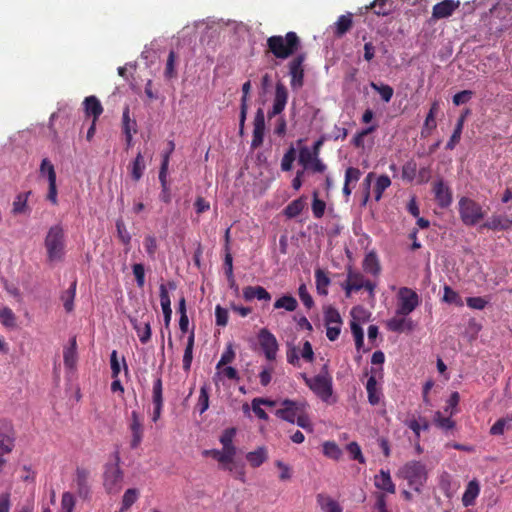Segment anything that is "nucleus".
<instances>
[{"mask_svg": "<svg viewBox=\"0 0 512 512\" xmlns=\"http://www.w3.org/2000/svg\"><path fill=\"white\" fill-rule=\"evenodd\" d=\"M268 52L277 59H287L301 48V40L296 32L289 31L284 36L273 35L266 41Z\"/></svg>", "mask_w": 512, "mask_h": 512, "instance_id": "obj_1", "label": "nucleus"}, {"mask_svg": "<svg viewBox=\"0 0 512 512\" xmlns=\"http://www.w3.org/2000/svg\"><path fill=\"white\" fill-rule=\"evenodd\" d=\"M114 463H108L105 465L103 474V486L108 494L115 495L122 489V483L124 480L123 470L120 468V455L118 451L113 454Z\"/></svg>", "mask_w": 512, "mask_h": 512, "instance_id": "obj_2", "label": "nucleus"}, {"mask_svg": "<svg viewBox=\"0 0 512 512\" xmlns=\"http://www.w3.org/2000/svg\"><path fill=\"white\" fill-rule=\"evenodd\" d=\"M47 258L50 262L60 261L64 255L65 239L64 230L61 225L52 226L45 238Z\"/></svg>", "mask_w": 512, "mask_h": 512, "instance_id": "obj_3", "label": "nucleus"}, {"mask_svg": "<svg viewBox=\"0 0 512 512\" xmlns=\"http://www.w3.org/2000/svg\"><path fill=\"white\" fill-rule=\"evenodd\" d=\"M399 475L408 481L409 485L417 492L427 480L426 467L419 461H409L400 470Z\"/></svg>", "mask_w": 512, "mask_h": 512, "instance_id": "obj_4", "label": "nucleus"}, {"mask_svg": "<svg viewBox=\"0 0 512 512\" xmlns=\"http://www.w3.org/2000/svg\"><path fill=\"white\" fill-rule=\"evenodd\" d=\"M460 219L466 226H474L484 218V211L479 203L468 197H461L458 202Z\"/></svg>", "mask_w": 512, "mask_h": 512, "instance_id": "obj_5", "label": "nucleus"}, {"mask_svg": "<svg viewBox=\"0 0 512 512\" xmlns=\"http://www.w3.org/2000/svg\"><path fill=\"white\" fill-rule=\"evenodd\" d=\"M305 53H299L288 62V74L290 76V86L293 90H298L304 85V62Z\"/></svg>", "mask_w": 512, "mask_h": 512, "instance_id": "obj_6", "label": "nucleus"}, {"mask_svg": "<svg viewBox=\"0 0 512 512\" xmlns=\"http://www.w3.org/2000/svg\"><path fill=\"white\" fill-rule=\"evenodd\" d=\"M420 303L418 294L408 287H402L398 292L397 315L407 316L412 313Z\"/></svg>", "mask_w": 512, "mask_h": 512, "instance_id": "obj_7", "label": "nucleus"}, {"mask_svg": "<svg viewBox=\"0 0 512 512\" xmlns=\"http://www.w3.org/2000/svg\"><path fill=\"white\" fill-rule=\"evenodd\" d=\"M343 288L345 289L347 297L350 296L352 291L357 292L362 288L366 289L371 295H373L375 284L372 281L365 279L362 273L353 271L351 268H349L347 272V279L343 285Z\"/></svg>", "mask_w": 512, "mask_h": 512, "instance_id": "obj_8", "label": "nucleus"}, {"mask_svg": "<svg viewBox=\"0 0 512 512\" xmlns=\"http://www.w3.org/2000/svg\"><path fill=\"white\" fill-rule=\"evenodd\" d=\"M324 323L327 338L330 341L337 340L340 335L343 322L340 313L333 306H328L324 309Z\"/></svg>", "mask_w": 512, "mask_h": 512, "instance_id": "obj_9", "label": "nucleus"}, {"mask_svg": "<svg viewBox=\"0 0 512 512\" xmlns=\"http://www.w3.org/2000/svg\"><path fill=\"white\" fill-rule=\"evenodd\" d=\"M260 347L268 361H274L279 349L278 341L268 329L262 328L258 333Z\"/></svg>", "mask_w": 512, "mask_h": 512, "instance_id": "obj_10", "label": "nucleus"}, {"mask_svg": "<svg viewBox=\"0 0 512 512\" xmlns=\"http://www.w3.org/2000/svg\"><path fill=\"white\" fill-rule=\"evenodd\" d=\"M298 163L303 167V170L313 173H323L327 169L326 164L319 157L313 156L306 146L299 150Z\"/></svg>", "mask_w": 512, "mask_h": 512, "instance_id": "obj_11", "label": "nucleus"}, {"mask_svg": "<svg viewBox=\"0 0 512 512\" xmlns=\"http://www.w3.org/2000/svg\"><path fill=\"white\" fill-rule=\"evenodd\" d=\"M309 387L323 400H327L332 394L331 378L325 375H317L306 379Z\"/></svg>", "mask_w": 512, "mask_h": 512, "instance_id": "obj_12", "label": "nucleus"}, {"mask_svg": "<svg viewBox=\"0 0 512 512\" xmlns=\"http://www.w3.org/2000/svg\"><path fill=\"white\" fill-rule=\"evenodd\" d=\"M252 148H258L263 144L265 133V114L262 108H258L253 122Z\"/></svg>", "mask_w": 512, "mask_h": 512, "instance_id": "obj_13", "label": "nucleus"}, {"mask_svg": "<svg viewBox=\"0 0 512 512\" xmlns=\"http://www.w3.org/2000/svg\"><path fill=\"white\" fill-rule=\"evenodd\" d=\"M151 319L150 315L143 314L141 321L136 318H130V322L135 329L137 336L142 344H146L151 339Z\"/></svg>", "mask_w": 512, "mask_h": 512, "instance_id": "obj_14", "label": "nucleus"}, {"mask_svg": "<svg viewBox=\"0 0 512 512\" xmlns=\"http://www.w3.org/2000/svg\"><path fill=\"white\" fill-rule=\"evenodd\" d=\"M435 201L441 208H447L452 203V192L442 179L433 184Z\"/></svg>", "mask_w": 512, "mask_h": 512, "instance_id": "obj_15", "label": "nucleus"}, {"mask_svg": "<svg viewBox=\"0 0 512 512\" xmlns=\"http://www.w3.org/2000/svg\"><path fill=\"white\" fill-rule=\"evenodd\" d=\"M460 1L443 0L435 4L432 8V18L434 20L444 19L450 17L454 11L459 8Z\"/></svg>", "mask_w": 512, "mask_h": 512, "instance_id": "obj_16", "label": "nucleus"}, {"mask_svg": "<svg viewBox=\"0 0 512 512\" xmlns=\"http://www.w3.org/2000/svg\"><path fill=\"white\" fill-rule=\"evenodd\" d=\"M14 431L6 421L0 422V450L6 453L12 452L14 448Z\"/></svg>", "mask_w": 512, "mask_h": 512, "instance_id": "obj_17", "label": "nucleus"}, {"mask_svg": "<svg viewBox=\"0 0 512 512\" xmlns=\"http://www.w3.org/2000/svg\"><path fill=\"white\" fill-rule=\"evenodd\" d=\"M83 110L86 117H92L94 122H97L104 109L100 100L94 96H87L83 101Z\"/></svg>", "mask_w": 512, "mask_h": 512, "instance_id": "obj_18", "label": "nucleus"}, {"mask_svg": "<svg viewBox=\"0 0 512 512\" xmlns=\"http://www.w3.org/2000/svg\"><path fill=\"white\" fill-rule=\"evenodd\" d=\"M89 471L85 468L76 469V485L78 496L82 499H88L90 495V486L88 483Z\"/></svg>", "mask_w": 512, "mask_h": 512, "instance_id": "obj_19", "label": "nucleus"}, {"mask_svg": "<svg viewBox=\"0 0 512 512\" xmlns=\"http://www.w3.org/2000/svg\"><path fill=\"white\" fill-rule=\"evenodd\" d=\"M439 111V103L437 101H434L431 104V107L429 109V112L425 118L423 127L421 129V137L427 138L431 135L432 131L436 129L437 123H436V115Z\"/></svg>", "mask_w": 512, "mask_h": 512, "instance_id": "obj_20", "label": "nucleus"}, {"mask_svg": "<svg viewBox=\"0 0 512 512\" xmlns=\"http://www.w3.org/2000/svg\"><path fill=\"white\" fill-rule=\"evenodd\" d=\"M305 405L300 402L285 400L277 410L276 416H303Z\"/></svg>", "mask_w": 512, "mask_h": 512, "instance_id": "obj_21", "label": "nucleus"}, {"mask_svg": "<svg viewBox=\"0 0 512 512\" xmlns=\"http://www.w3.org/2000/svg\"><path fill=\"white\" fill-rule=\"evenodd\" d=\"M387 328L392 332L401 333L405 330L411 331L414 328L413 321L402 315H395L387 321Z\"/></svg>", "mask_w": 512, "mask_h": 512, "instance_id": "obj_22", "label": "nucleus"}, {"mask_svg": "<svg viewBox=\"0 0 512 512\" xmlns=\"http://www.w3.org/2000/svg\"><path fill=\"white\" fill-rule=\"evenodd\" d=\"M289 98V91L282 81H277L273 94V105L281 110H285Z\"/></svg>", "mask_w": 512, "mask_h": 512, "instance_id": "obj_23", "label": "nucleus"}, {"mask_svg": "<svg viewBox=\"0 0 512 512\" xmlns=\"http://www.w3.org/2000/svg\"><path fill=\"white\" fill-rule=\"evenodd\" d=\"M243 297L246 301L253 299L270 301V293L262 286H247L243 289Z\"/></svg>", "mask_w": 512, "mask_h": 512, "instance_id": "obj_24", "label": "nucleus"}, {"mask_svg": "<svg viewBox=\"0 0 512 512\" xmlns=\"http://www.w3.org/2000/svg\"><path fill=\"white\" fill-rule=\"evenodd\" d=\"M482 227L493 231L508 230L512 227V220L508 217L494 215Z\"/></svg>", "mask_w": 512, "mask_h": 512, "instance_id": "obj_25", "label": "nucleus"}, {"mask_svg": "<svg viewBox=\"0 0 512 512\" xmlns=\"http://www.w3.org/2000/svg\"><path fill=\"white\" fill-rule=\"evenodd\" d=\"M374 485L388 493H395V485L392 482L389 471L380 470L379 474L374 477Z\"/></svg>", "mask_w": 512, "mask_h": 512, "instance_id": "obj_26", "label": "nucleus"}, {"mask_svg": "<svg viewBox=\"0 0 512 512\" xmlns=\"http://www.w3.org/2000/svg\"><path fill=\"white\" fill-rule=\"evenodd\" d=\"M251 91V81L248 80L242 85V97H241V105H240V120H239V126H240V133L243 132L244 124L247 116L248 111V96Z\"/></svg>", "mask_w": 512, "mask_h": 512, "instance_id": "obj_27", "label": "nucleus"}, {"mask_svg": "<svg viewBox=\"0 0 512 512\" xmlns=\"http://www.w3.org/2000/svg\"><path fill=\"white\" fill-rule=\"evenodd\" d=\"M64 365L72 369L75 367L77 362V341L76 337L73 336L69 340V345L64 348L63 351Z\"/></svg>", "mask_w": 512, "mask_h": 512, "instance_id": "obj_28", "label": "nucleus"}, {"mask_svg": "<svg viewBox=\"0 0 512 512\" xmlns=\"http://www.w3.org/2000/svg\"><path fill=\"white\" fill-rule=\"evenodd\" d=\"M353 25L352 14L347 13L338 17L337 21L334 23V35L336 37H342L345 35Z\"/></svg>", "mask_w": 512, "mask_h": 512, "instance_id": "obj_29", "label": "nucleus"}, {"mask_svg": "<svg viewBox=\"0 0 512 512\" xmlns=\"http://www.w3.org/2000/svg\"><path fill=\"white\" fill-rule=\"evenodd\" d=\"M152 393H153L152 398H153V405H154L153 416H160L161 410H162V405H163L161 378H157L153 382Z\"/></svg>", "mask_w": 512, "mask_h": 512, "instance_id": "obj_30", "label": "nucleus"}, {"mask_svg": "<svg viewBox=\"0 0 512 512\" xmlns=\"http://www.w3.org/2000/svg\"><path fill=\"white\" fill-rule=\"evenodd\" d=\"M129 428L132 433L130 446L132 449H135L140 445L142 441L144 426L143 423L140 421V418H133L132 422L129 425Z\"/></svg>", "mask_w": 512, "mask_h": 512, "instance_id": "obj_31", "label": "nucleus"}, {"mask_svg": "<svg viewBox=\"0 0 512 512\" xmlns=\"http://www.w3.org/2000/svg\"><path fill=\"white\" fill-rule=\"evenodd\" d=\"M363 269L366 273H369L373 276L379 275L381 267L375 252H369L366 254L363 260Z\"/></svg>", "mask_w": 512, "mask_h": 512, "instance_id": "obj_32", "label": "nucleus"}, {"mask_svg": "<svg viewBox=\"0 0 512 512\" xmlns=\"http://www.w3.org/2000/svg\"><path fill=\"white\" fill-rule=\"evenodd\" d=\"M145 169H146V165H145L144 157L141 152H138L135 159L133 160V162L130 165L131 178L135 182H138L142 178Z\"/></svg>", "mask_w": 512, "mask_h": 512, "instance_id": "obj_33", "label": "nucleus"}, {"mask_svg": "<svg viewBox=\"0 0 512 512\" xmlns=\"http://www.w3.org/2000/svg\"><path fill=\"white\" fill-rule=\"evenodd\" d=\"M212 454L220 463L227 464V469L230 471L232 470V467L234 466L233 458L236 454V448H229V450L223 448V451L213 450Z\"/></svg>", "mask_w": 512, "mask_h": 512, "instance_id": "obj_34", "label": "nucleus"}, {"mask_svg": "<svg viewBox=\"0 0 512 512\" xmlns=\"http://www.w3.org/2000/svg\"><path fill=\"white\" fill-rule=\"evenodd\" d=\"M305 199V196H301L290 202L283 211L284 215L290 219L297 217L306 205Z\"/></svg>", "mask_w": 512, "mask_h": 512, "instance_id": "obj_35", "label": "nucleus"}, {"mask_svg": "<svg viewBox=\"0 0 512 512\" xmlns=\"http://www.w3.org/2000/svg\"><path fill=\"white\" fill-rule=\"evenodd\" d=\"M121 126L123 134H136L138 132L137 122L130 117V108L128 105L123 109Z\"/></svg>", "mask_w": 512, "mask_h": 512, "instance_id": "obj_36", "label": "nucleus"}, {"mask_svg": "<svg viewBox=\"0 0 512 512\" xmlns=\"http://www.w3.org/2000/svg\"><path fill=\"white\" fill-rule=\"evenodd\" d=\"M317 503L324 512H342L339 503L327 495L318 494Z\"/></svg>", "mask_w": 512, "mask_h": 512, "instance_id": "obj_37", "label": "nucleus"}, {"mask_svg": "<svg viewBox=\"0 0 512 512\" xmlns=\"http://www.w3.org/2000/svg\"><path fill=\"white\" fill-rule=\"evenodd\" d=\"M479 491V483L476 480L470 481L462 497L463 505L466 507L473 505L475 498L479 494Z\"/></svg>", "mask_w": 512, "mask_h": 512, "instance_id": "obj_38", "label": "nucleus"}, {"mask_svg": "<svg viewBox=\"0 0 512 512\" xmlns=\"http://www.w3.org/2000/svg\"><path fill=\"white\" fill-rule=\"evenodd\" d=\"M76 287H77V281L74 280L70 287L65 290L61 295V300L63 302L64 309L66 312H72L74 309V299L76 295Z\"/></svg>", "mask_w": 512, "mask_h": 512, "instance_id": "obj_39", "label": "nucleus"}, {"mask_svg": "<svg viewBox=\"0 0 512 512\" xmlns=\"http://www.w3.org/2000/svg\"><path fill=\"white\" fill-rule=\"evenodd\" d=\"M315 282L318 294L327 295V288L330 285V278L324 270L320 268L315 270Z\"/></svg>", "mask_w": 512, "mask_h": 512, "instance_id": "obj_40", "label": "nucleus"}, {"mask_svg": "<svg viewBox=\"0 0 512 512\" xmlns=\"http://www.w3.org/2000/svg\"><path fill=\"white\" fill-rule=\"evenodd\" d=\"M465 116L462 115L458 118L454 131L446 144L447 150H453L461 140V135L464 127Z\"/></svg>", "mask_w": 512, "mask_h": 512, "instance_id": "obj_41", "label": "nucleus"}, {"mask_svg": "<svg viewBox=\"0 0 512 512\" xmlns=\"http://www.w3.org/2000/svg\"><path fill=\"white\" fill-rule=\"evenodd\" d=\"M371 8L374 10V13L378 16H387L394 9V1L393 0H375L371 4Z\"/></svg>", "mask_w": 512, "mask_h": 512, "instance_id": "obj_42", "label": "nucleus"}, {"mask_svg": "<svg viewBox=\"0 0 512 512\" xmlns=\"http://www.w3.org/2000/svg\"><path fill=\"white\" fill-rule=\"evenodd\" d=\"M298 306L296 298L291 295H283L274 302L275 309H285L286 311H295Z\"/></svg>", "mask_w": 512, "mask_h": 512, "instance_id": "obj_43", "label": "nucleus"}, {"mask_svg": "<svg viewBox=\"0 0 512 512\" xmlns=\"http://www.w3.org/2000/svg\"><path fill=\"white\" fill-rule=\"evenodd\" d=\"M246 459L251 464V466L259 467L267 459L265 448L259 447L257 450L249 452L246 455Z\"/></svg>", "mask_w": 512, "mask_h": 512, "instance_id": "obj_44", "label": "nucleus"}, {"mask_svg": "<svg viewBox=\"0 0 512 512\" xmlns=\"http://www.w3.org/2000/svg\"><path fill=\"white\" fill-rule=\"evenodd\" d=\"M391 185V180L387 175H381L377 178L374 185L375 200L379 201L383 192Z\"/></svg>", "mask_w": 512, "mask_h": 512, "instance_id": "obj_45", "label": "nucleus"}, {"mask_svg": "<svg viewBox=\"0 0 512 512\" xmlns=\"http://www.w3.org/2000/svg\"><path fill=\"white\" fill-rule=\"evenodd\" d=\"M443 301L448 304H455L456 306H463V300L461 296L454 291L450 286H444Z\"/></svg>", "mask_w": 512, "mask_h": 512, "instance_id": "obj_46", "label": "nucleus"}, {"mask_svg": "<svg viewBox=\"0 0 512 512\" xmlns=\"http://www.w3.org/2000/svg\"><path fill=\"white\" fill-rule=\"evenodd\" d=\"M370 86L373 90H375L376 92H378L380 94L381 99L384 102H386V103L390 102V100L392 99L393 94H394V90L390 85H388V84L378 85L374 82H371Z\"/></svg>", "mask_w": 512, "mask_h": 512, "instance_id": "obj_47", "label": "nucleus"}, {"mask_svg": "<svg viewBox=\"0 0 512 512\" xmlns=\"http://www.w3.org/2000/svg\"><path fill=\"white\" fill-rule=\"evenodd\" d=\"M139 491L136 488L127 489L122 498L121 512L129 509L138 499Z\"/></svg>", "mask_w": 512, "mask_h": 512, "instance_id": "obj_48", "label": "nucleus"}, {"mask_svg": "<svg viewBox=\"0 0 512 512\" xmlns=\"http://www.w3.org/2000/svg\"><path fill=\"white\" fill-rule=\"evenodd\" d=\"M0 323L7 327L13 328L16 325V316L11 308L4 307L0 311Z\"/></svg>", "mask_w": 512, "mask_h": 512, "instance_id": "obj_49", "label": "nucleus"}, {"mask_svg": "<svg viewBox=\"0 0 512 512\" xmlns=\"http://www.w3.org/2000/svg\"><path fill=\"white\" fill-rule=\"evenodd\" d=\"M323 453L333 460H339L342 456V450L332 441H327L323 444Z\"/></svg>", "mask_w": 512, "mask_h": 512, "instance_id": "obj_50", "label": "nucleus"}, {"mask_svg": "<svg viewBox=\"0 0 512 512\" xmlns=\"http://www.w3.org/2000/svg\"><path fill=\"white\" fill-rule=\"evenodd\" d=\"M376 385L377 382L375 376H370L366 383V390L368 393L369 402L373 405L377 404L380 400L379 393L377 392L376 389Z\"/></svg>", "mask_w": 512, "mask_h": 512, "instance_id": "obj_51", "label": "nucleus"}, {"mask_svg": "<svg viewBox=\"0 0 512 512\" xmlns=\"http://www.w3.org/2000/svg\"><path fill=\"white\" fill-rule=\"evenodd\" d=\"M460 401V395L458 392H452L449 398L446 400V404L444 406V411L449 414V416H453L459 412L458 404Z\"/></svg>", "mask_w": 512, "mask_h": 512, "instance_id": "obj_52", "label": "nucleus"}, {"mask_svg": "<svg viewBox=\"0 0 512 512\" xmlns=\"http://www.w3.org/2000/svg\"><path fill=\"white\" fill-rule=\"evenodd\" d=\"M296 159V149L293 145H291L288 150L285 152L282 160H281V169L283 171H290L293 166V162Z\"/></svg>", "mask_w": 512, "mask_h": 512, "instance_id": "obj_53", "label": "nucleus"}, {"mask_svg": "<svg viewBox=\"0 0 512 512\" xmlns=\"http://www.w3.org/2000/svg\"><path fill=\"white\" fill-rule=\"evenodd\" d=\"M209 407V395L206 387H201L195 412L203 414Z\"/></svg>", "mask_w": 512, "mask_h": 512, "instance_id": "obj_54", "label": "nucleus"}, {"mask_svg": "<svg viewBox=\"0 0 512 512\" xmlns=\"http://www.w3.org/2000/svg\"><path fill=\"white\" fill-rule=\"evenodd\" d=\"M326 209V203L318 198V192H313L312 212L317 219L323 217Z\"/></svg>", "mask_w": 512, "mask_h": 512, "instance_id": "obj_55", "label": "nucleus"}, {"mask_svg": "<svg viewBox=\"0 0 512 512\" xmlns=\"http://www.w3.org/2000/svg\"><path fill=\"white\" fill-rule=\"evenodd\" d=\"M116 230H117V236L119 240L125 245L129 246L131 242V235L127 231L125 223L122 219H118L116 221Z\"/></svg>", "mask_w": 512, "mask_h": 512, "instance_id": "obj_56", "label": "nucleus"}, {"mask_svg": "<svg viewBox=\"0 0 512 512\" xmlns=\"http://www.w3.org/2000/svg\"><path fill=\"white\" fill-rule=\"evenodd\" d=\"M346 450L349 453L351 459L357 460L359 463H365V458L362 454L360 446L356 442H351L346 445Z\"/></svg>", "mask_w": 512, "mask_h": 512, "instance_id": "obj_57", "label": "nucleus"}, {"mask_svg": "<svg viewBox=\"0 0 512 512\" xmlns=\"http://www.w3.org/2000/svg\"><path fill=\"white\" fill-rule=\"evenodd\" d=\"M512 418H499V420L491 427L490 433L492 435H502L505 429H510V421Z\"/></svg>", "mask_w": 512, "mask_h": 512, "instance_id": "obj_58", "label": "nucleus"}, {"mask_svg": "<svg viewBox=\"0 0 512 512\" xmlns=\"http://www.w3.org/2000/svg\"><path fill=\"white\" fill-rule=\"evenodd\" d=\"M235 434L236 429L234 427H230L224 430L220 437V442L222 443L224 449L229 450V448H235V446L232 443Z\"/></svg>", "mask_w": 512, "mask_h": 512, "instance_id": "obj_59", "label": "nucleus"}, {"mask_svg": "<svg viewBox=\"0 0 512 512\" xmlns=\"http://www.w3.org/2000/svg\"><path fill=\"white\" fill-rule=\"evenodd\" d=\"M417 172V164L414 161L406 162L402 167V178L407 181H412Z\"/></svg>", "mask_w": 512, "mask_h": 512, "instance_id": "obj_60", "label": "nucleus"}, {"mask_svg": "<svg viewBox=\"0 0 512 512\" xmlns=\"http://www.w3.org/2000/svg\"><path fill=\"white\" fill-rule=\"evenodd\" d=\"M422 419L423 418H409L405 421L406 425L415 433L417 438L420 436L421 429L425 430L428 428L426 422H420Z\"/></svg>", "mask_w": 512, "mask_h": 512, "instance_id": "obj_61", "label": "nucleus"}, {"mask_svg": "<svg viewBox=\"0 0 512 512\" xmlns=\"http://www.w3.org/2000/svg\"><path fill=\"white\" fill-rule=\"evenodd\" d=\"M351 331L355 339L356 348L359 350L364 344V333L361 326L356 322H351Z\"/></svg>", "mask_w": 512, "mask_h": 512, "instance_id": "obj_62", "label": "nucleus"}, {"mask_svg": "<svg viewBox=\"0 0 512 512\" xmlns=\"http://www.w3.org/2000/svg\"><path fill=\"white\" fill-rule=\"evenodd\" d=\"M75 507V499L72 493L64 492L61 499V511L72 512Z\"/></svg>", "mask_w": 512, "mask_h": 512, "instance_id": "obj_63", "label": "nucleus"}, {"mask_svg": "<svg viewBox=\"0 0 512 512\" xmlns=\"http://www.w3.org/2000/svg\"><path fill=\"white\" fill-rule=\"evenodd\" d=\"M133 274L139 288H143L145 285V269L143 264L136 263L132 266Z\"/></svg>", "mask_w": 512, "mask_h": 512, "instance_id": "obj_64", "label": "nucleus"}]
</instances>
